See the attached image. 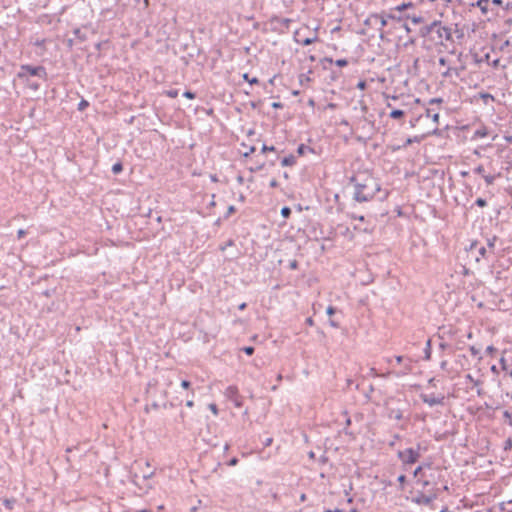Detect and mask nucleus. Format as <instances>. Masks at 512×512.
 <instances>
[{"instance_id":"1","label":"nucleus","mask_w":512,"mask_h":512,"mask_svg":"<svg viewBox=\"0 0 512 512\" xmlns=\"http://www.w3.org/2000/svg\"><path fill=\"white\" fill-rule=\"evenodd\" d=\"M379 191V183L374 178L368 177L364 183L355 185L354 198L358 202H367Z\"/></svg>"},{"instance_id":"2","label":"nucleus","mask_w":512,"mask_h":512,"mask_svg":"<svg viewBox=\"0 0 512 512\" xmlns=\"http://www.w3.org/2000/svg\"><path fill=\"white\" fill-rule=\"evenodd\" d=\"M255 135L256 134L254 130H248L247 141H243L241 143V148L239 149V152L244 157H248L257 150V144H259L260 141L254 139Z\"/></svg>"},{"instance_id":"3","label":"nucleus","mask_w":512,"mask_h":512,"mask_svg":"<svg viewBox=\"0 0 512 512\" xmlns=\"http://www.w3.org/2000/svg\"><path fill=\"white\" fill-rule=\"evenodd\" d=\"M46 70L42 66H31V65H22L20 71L18 73V77L20 79H26L28 76H38L41 78H46Z\"/></svg>"},{"instance_id":"4","label":"nucleus","mask_w":512,"mask_h":512,"mask_svg":"<svg viewBox=\"0 0 512 512\" xmlns=\"http://www.w3.org/2000/svg\"><path fill=\"white\" fill-rule=\"evenodd\" d=\"M398 457L404 464H413L419 459L420 454L413 448H407L403 451H399Z\"/></svg>"},{"instance_id":"5","label":"nucleus","mask_w":512,"mask_h":512,"mask_svg":"<svg viewBox=\"0 0 512 512\" xmlns=\"http://www.w3.org/2000/svg\"><path fill=\"white\" fill-rule=\"evenodd\" d=\"M134 467L136 469H139L141 477L145 480L150 479L154 476V470L151 469L150 463L148 461H145L143 463L139 462V461H135Z\"/></svg>"},{"instance_id":"6","label":"nucleus","mask_w":512,"mask_h":512,"mask_svg":"<svg viewBox=\"0 0 512 512\" xmlns=\"http://www.w3.org/2000/svg\"><path fill=\"white\" fill-rule=\"evenodd\" d=\"M224 394L229 400L233 401L236 404V406L241 405L238 396V389L236 386L227 387Z\"/></svg>"},{"instance_id":"7","label":"nucleus","mask_w":512,"mask_h":512,"mask_svg":"<svg viewBox=\"0 0 512 512\" xmlns=\"http://www.w3.org/2000/svg\"><path fill=\"white\" fill-rule=\"evenodd\" d=\"M421 399L424 403L428 404L430 407H433L435 405L442 404L443 397H437L433 394H422Z\"/></svg>"},{"instance_id":"8","label":"nucleus","mask_w":512,"mask_h":512,"mask_svg":"<svg viewBox=\"0 0 512 512\" xmlns=\"http://www.w3.org/2000/svg\"><path fill=\"white\" fill-rule=\"evenodd\" d=\"M374 18H376V19H378L380 21V25H381L382 28L387 25L388 19H396L398 21L401 20V18H397V17H395L392 14H384V13L376 14V15H374Z\"/></svg>"},{"instance_id":"9","label":"nucleus","mask_w":512,"mask_h":512,"mask_svg":"<svg viewBox=\"0 0 512 512\" xmlns=\"http://www.w3.org/2000/svg\"><path fill=\"white\" fill-rule=\"evenodd\" d=\"M477 7H479L483 14H487L489 10H492L490 0H478Z\"/></svg>"},{"instance_id":"10","label":"nucleus","mask_w":512,"mask_h":512,"mask_svg":"<svg viewBox=\"0 0 512 512\" xmlns=\"http://www.w3.org/2000/svg\"><path fill=\"white\" fill-rule=\"evenodd\" d=\"M461 68H458V67H449L446 71H444L442 73L443 77H458L460 75V72H461Z\"/></svg>"},{"instance_id":"11","label":"nucleus","mask_w":512,"mask_h":512,"mask_svg":"<svg viewBox=\"0 0 512 512\" xmlns=\"http://www.w3.org/2000/svg\"><path fill=\"white\" fill-rule=\"evenodd\" d=\"M295 163H296V157L294 155L286 156L281 160L282 166H293Z\"/></svg>"},{"instance_id":"12","label":"nucleus","mask_w":512,"mask_h":512,"mask_svg":"<svg viewBox=\"0 0 512 512\" xmlns=\"http://www.w3.org/2000/svg\"><path fill=\"white\" fill-rule=\"evenodd\" d=\"M325 61L329 63H335L339 67H344L348 64V61L346 59H338L334 61L332 58H325Z\"/></svg>"},{"instance_id":"13","label":"nucleus","mask_w":512,"mask_h":512,"mask_svg":"<svg viewBox=\"0 0 512 512\" xmlns=\"http://www.w3.org/2000/svg\"><path fill=\"white\" fill-rule=\"evenodd\" d=\"M496 241L497 238L495 236L487 240V249L489 250V253H494Z\"/></svg>"},{"instance_id":"14","label":"nucleus","mask_w":512,"mask_h":512,"mask_svg":"<svg viewBox=\"0 0 512 512\" xmlns=\"http://www.w3.org/2000/svg\"><path fill=\"white\" fill-rule=\"evenodd\" d=\"M412 7H414V4L412 2H408V3H403L401 5L396 6L394 8V10L401 12V11H404L405 9L412 8Z\"/></svg>"},{"instance_id":"15","label":"nucleus","mask_w":512,"mask_h":512,"mask_svg":"<svg viewBox=\"0 0 512 512\" xmlns=\"http://www.w3.org/2000/svg\"><path fill=\"white\" fill-rule=\"evenodd\" d=\"M316 37L315 38H304V39H297V42L303 46H307V45H310L312 44L313 42L316 41Z\"/></svg>"},{"instance_id":"16","label":"nucleus","mask_w":512,"mask_h":512,"mask_svg":"<svg viewBox=\"0 0 512 512\" xmlns=\"http://www.w3.org/2000/svg\"><path fill=\"white\" fill-rule=\"evenodd\" d=\"M389 417H390V418H393V419H396V420H400V419H402V413H401V411H400V410H394V409H392V410L390 411Z\"/></svg>"},{"instance_id":"17","label":"nucleus","mask_w":512,"mask_h":512,"mask_svg":"<svg viewBox=\"0 0 512 512\" xmlns=\"http://www.w3.org/2000/svg\"><path fill=\"white\" fill-rule=\"evenodd\" d=\"M506 15L508 17V22L512 23V3H507L505 6Z\"/></svg>"},{"instance_id":"18","label":"nucleus","mask_w":512,"mask_h":512,"mask_svg":"<svg viewBox=\"0 0 512 512\" xmlns=\"http://www.w3.org/2000/svg\"><path fill=\"white\" fill-rule=\"evenodd\" d=\"M411 370H412V366L410 364H405L403 371L402 372H397V373H395V375L397 377L402 376V375H406V374L410 373Z\"/></svg>"},{"instance_id":"19","label":"nucleus","mask_w":512,"mask_h":512,"mask_svg":"<svg viewBox=\"0 0 512 512\" xmlns=\"http://www.w3.org/2000/svg\"><path fill=\"white\" fill-rule=\"evenodd\" d=\"M165 95H167L170 98H176L179 95V91L177 89H171L166 91Z\"/></svg>"},{"instance_id":"20","label":"nucleus","mask_w":512,"mask_h":512,"mask_svg":"<svg viewBox=\"0 0 512 512\" xmlns=\"http://www.w3.org/2000/svg\"><path fill=\"white\" fill-rule=\"evenodd\" d=\"M123 167H122V164L121 163H115L113 166H112V172L114 174H118L122 171Z\"/></svg>"},{"instance_id":"21","label":"nucleus","mask_w":512,"mask_h":512,"mask_svg":"<svg viewBox=\"0 0 512 512\" xmlns=\"http://www.w3.org/2000/svg\"><path fill=\"white\" fill-rule=\"evenodd\" d=\"M404 115V112L402 110H393L391 113H390V117L391 118H400Z\"/></svg>"},{"instance_id":"22","label":"nucleus","mask_w":512,"mask_h":512,"mask_svg":"<svg viewBox=\"0 0 512 512\" xmlns=\"http://www.w3.org/2000/svg\"><path fill=\"white\" fill-rule=\"evenodd\" d=\"M291 214V209L287 206L283 207L281 209V215L284 217V218H288Z\"/></svg>"},{"instance_id":"23","label":"nucleus","mask_w":512,"mask_h":512,"mask_svg":"<svg viewBox=\"0 0 512 512\" xmlns=\"http://www.w3.org/2000/svg\"><path fill=\"white\" fill-rule=\"evenodd\" d=\"M88 106H89L88 101H86V100H84V99H83V100H81V101H80V103L78 104V109H79L80 111H83V110H84V109H86Z\"/></svg>"},{"instance_id":"24","label":"nucleus","mask_w":512,"mask_h":512,"mask_svg":"<svg viewBox=\"0 0 512 512\" xmlns=\"http://www.w3.org/2000/svg\"><path fill=\"white\" fill-rule=\"evenodd\" d=\"M488 253H489V250L487 249V247H481L479 249V254L483 258H487L488 257Z\"/></svg>"},{"instance_id":"25","label":"nucleus","mask_w":512,"mask_h":512,"mask_svg":"<svg viewBox=\"0 0 512 512\" xmlns=\"http://www.w3.org/2000/svg\"><path fill=\"white\" fill-rule=\"evenodd\" d=\"M243 78L248 81L250 84H257L258 83V79L256 77L254 78H249L248 74H244L243 75Z\"/></svg>"},{"instance_id":"26","label":"nucleus","mask_w":512,"mask_h":512,"mask_svg":"<svg viewBox=\"0 0 512 512\" xmlns=\"http://www.w3.org/2000/svg\"><path fill=\"white\" fill-rule=\"evenodd\" d=\"M480 97L484 100L485 103H487V100H494V97L491 94L488 93H481Z\"/></svg>"},{"instance_id":"27","label":"nucleus","mask_w":512,"mask_h":512,"mask_svg":"<svg viewBox=\"0 0 512 512\" xmlns=\"http://www.w3.org/2000/svg\"><path fill=\"white\" fill-rule=\"evenodd\" d=\"M422 138H423V136L422 137L407 138L406 144H411V143H414V142H420L422 140Z\"/></svg>"},{"instance_id":"28","label":"nucleus","mask_w":512,"mask_h":512,"mask_svg":"<svg viewBox=\"0 0 512 512\" xmlns=\"http://www.w3.org/2000/svg\"><path fill=\"white\" fill-rule=\"evenodd\" d=\"M208 408L212 411V413L214 415H218V408H217L216 404L211 403L208 405Z\"/></svg>"},{"instance_id":"29","label":"nucleus","mask_w":512,"mask_h":512,"mask_svg":"<svg viewBox=\"0 0 512 512\" xmlns=\"http://www.w3.org/2000/svg\"><path fill=\"white\" fill-rule=\"evenodd\" d=\"M483 177H484L486 183L489 185L492 184L495 179L494 176H492V175H483Z\"/></svg>"},{"instance_id":"30","label":"nucleus","mask_w":512,"mask_h":512,"mask_svg":"<svg viewBox=\"0 0 512 512\" xmlns=\"http://www.w3.org/2000/svg\"><path fill=\"white\" fill-rule=\"evenodd\" d=\"M475 203H476V205H478L479 207H484V206H486V204H487V203H486V200H485V199H483V198H478V199L476 200V202H475Z\"/></svg>"},{"instance_id":"31","label":"nucleus","mask_w":512,"mask_h":512,"mask_svg":"<svg viewBox=\"0 0 512 512\" xmlns=\"http://www.w3.org/2000/svg\"><path fill=\"white\" fill-rule=\"evenodd\" d=\"M474 172L477 173V174H480V175H485L484 172H485V169L483 166H478L474 169Z\"/></svg>"},{"instance_id":"32","label":"nucleus","mask_w":512,"mask_h":512,"mask_svg":"<svg viewBox=\"0 0 512 512\" xmlns=\"http://www.w3.org/2000/svg\"><path fill=\"white\" fill-rule=\"evenodd\" d=\"M243 351L247 354V355H252L253 352H254V348L251 347V346H247V347H244L243 348Z\"/></svg>"},{"instance_id":"33","label":"nucleus","mask_w":512,"mask_h":512,"mask_svg":"<svg viewBox=\"0 0 512 512\" xmlns=\"http://www.w3.org/2000/svg\"><path fill=\"white\" fill-rule=\"evenodd\" d=\"M13 503H14V501H13V500H9V499H5V500H4V505H5L8 509H12V508H13Z\"/></svg>"},{"instance_id":"34","label":"nucleus","mask_w":512,"mask_h":512,"mask_svg":"<svg viewBox=\"0 0 512 512\" xmlns=\"http://www.w3.org/2000/svg\"><path fill=\"white\" fill-rule=\"evenodd\" d=\"M268 150H269V151H273V150H274V147H273V146H270V147H269V146H267V145H265V144H262V145H261V151H262L263 153H265V152H266V151H268Z\"/></svg>"},{"instance_id":"35","label":"nucleus","mask_w":512,"mask_h":512,"mask_svg":"<svg viewBox=\"0 0 512 512\" xmlns=\"http://www.w3.org/2000/svg\"><path fill=\"white\" fill-rule=\"evenodd\" d=\"M425 353H426V359H429L430 358V341H427L426 343V350H425Z\"/></svg>"},{"instance_id":"36","label":"nucleus","mask_w":512,"mask_h":512,"mask_svg":"<svg viewBox=\"0 0 512 512\" xmlns=\"http://www.w3.org/2000/svg\"><path fill=\"white\" fill-rule=\"evenodd\" d=\"M306 149H307V147H306V146H304V145H300V146L298 147V149H297V152H298V154H299V155H303V154L305 153Z\"/></svg>"},{"instance_id":"37","label":"nucleus","mask_w":512,"mask_h":512,"mask_svg":"<svg viewBox=\"0 0 512 512\" xmlns=\"http://www.w3.org/2000/svg\"><path fill=\"white\" fill-rule=\"evenodd\" d=\"M183 96L188 98V99H194L195 98V94L190 92V91L184 92Z\"/></svg>"},{"instance_id":"38","label":"nucleus","mask_w":512,"mask_h":512,"mask_svg":"<svg viewBox=\"0 0 512 512\" xmlns=\"http://www.w3.org/2000/svg\"><path fill=\"white\" fill-rule=\"evenodd\" d=\"M476 135L479 137H484V136L488 135V133L486 130H477Z\"/></svg>"},{"instance_id":"39","label":"nucleus","mask_w":512,"mask_h":512,"mask_svg":"<svg viewBox=\"0 0 512 512\" xmlns=\"http://www.w3.org/2000/svg\"><path fill=\"white\" fill-rule=\"evenodd\" d=\"M190 385H191V384H190V382H189V381H187V380H183V381L181 382V386H182L184 389H188V388L190 387Z\"/></svg>"},{"instance_id":"40","label":"nucleus","mask_w":512,"mask_h":512,"mask_svg":"<svg viewBox=\"0 0 512 512\" xmlns=\"http://www.w3.org/2000/svg\"><path fill=\"white\" fill-rule=\"evenodd\" d=\"M503 416L505 419H508L510 422L512 420L511 413L509 411H504Z\"/></svg>"},{"instance_id":"41","label":"nucleus","mask_w":512,"mask_h":512,"mask_svg":"<svg viewBox=\"0 0 512 512\" xmlns=\"http://www.w3.org/2000/svg\"><path fill=\"white\" fill-rule=\"evenodd\" d=\"M491 6H500L502 5V0H490Z\"/></svg>"},{"instance_id":"42","label":"nucleus","mask_w":512,"mask_h":512,"mask_svg":"<svg viewBox=\"0 0 512 512\" xmlns=\"http://www.w3.org/2000/svg\"><path fill=\"white\" fill-rule=\"evenodd\" d=\"M326 312H327V314H328V315H330V316H331V315H333V314L335 313V308H334V307H332V306H329V307L327 308Z\"/></svg>"},{"instance_id":"43","label":"nucleus","mask_w":512,"mask_h":512,"mask_svg":"<svg viewBox=\"0 0 512 512\" xmlns=\"http://www.w3.org/2000/svg\"><path fill=\"white\" fill-rule=\"evenodd\" d=\"M470 352L473 356H477L479 353V350L476 349L474 346L470 347Z\"/></svg>"},{"instance_id":"44","label":"nucleus","mask_w":512,"mask_h":512,"mask_svg":"<svg viewBox=\"0 0 512 512\" xmlns=\"http://www.w3.org/2000/svg\"><path fill=\"white\" fill-rule=\"evenodd\" d=\"M422 468H423L422 466H418V467L415 469V471H414V476H415V477H418V476H419V474H420V473H421V471H422Z\"/></svg>"},{"instance_id":"45","label":"nucleus","mask_w":512,"mask_h":512,"mask_svg":"<svg viewBox=\"0 0 512 512\" xmlns=\"http://www.w3.org/2000/svg\"><path fill=\"white\" fill-rule=\"evenodd\" d=\"M26 234V231L23 229H19L17 232L18 238H22Z\"/></svg>"},{"instance_id":"46","label":"nucleus","mask_w":512,"mask_h":512,"mask_svg":"<svg viewBox=\"0 0 512 512\" xmlns=\"http://www.w3.org/2000/svg\"><path fill=\"white\" fill-rule=\"evenodd\" d=\"M398 482L403 484L406 480V476L405 475H400L398 478H397Z\"/></svg>"},{"instance_id":"47","label":"nucleus","mask_w":512,"mask_h":512,"mask_svg":"<svg viewBox=\"0 0 512 512\" xmlns=\"http://www.w3.org/2000/svg\"><path fill=\"white\" fill-rule=\"evenodd\" d=\"M270 186H271L272 188L277 187V186H278V182H277V180H276V179H272V180L270 181Z\"/></svg>"},{"instance_id":"48","label":"nucleus","mask_w":512,"mask_h":512,"mask_svg":"<svg viewBox=\"0 0 512 512\" xmlns=\"http://www.w3.org/2000/svg\"><path fill=\"white\" fill-rule=\"evenodd\" d=\"M494 351H495V348L493 346H488L486 348V352L489 353V354H492Z\"/></svg>"},{"instance_id":"49","label":"nucleus","mask_w":512,"mask_h":512,"mask_svg":"<svg viewBox=\"0 0 512 512\" xmlns=\"http://www.w3.org/2000/svg\"><path fill=\"white\" fill-rule=\"evenodd\" d=\"M273 439L272 438H267L265 441H264V445L265 446H270L271 443H272Z\"/></svg>"},{"instance_id":"50","label":"nucleus","mask_w":512,"mask_h":512,"mask_svg":"<svg viewBox=\"0 0 512 512\" xmlns=\"http://www.w3.org/2000/svg\"><path fill=\"white\" fill-rule=\"evenodd\" d=\"M357 86H358V88L363 90V89H365L366 83L364 81H361V82L358 83Z\"/></svg>"},{"instance_id":"51","label":"nucleus","mask_w":512,"mask_h":512,"mask_svg":"<svg viewBox=\"0 0 512 512\" xmlns=\"http://www.w3.org/2000/svg\"><path fill=\"white\" fill-rule=\"evenodd\" d=\"M329 323H330V325H331L332 327H335V328H337V327L339 326V324H338L337 322H335L334 320H332V319L330 320V322H329Z\"/></svg>"},{"instance_id":"52","label":"nucleus","mask_w":512,"mask_h":512,"mask_svg":"<svg viewBox=\"0 0 512 512\" xmlns=\"http://www.w3.org/2000/svg\"><path fill=\"white\" fill-rule=\"evenodd\" d=\"M193 405H194L193 400H188V401L186 402V406H187V407H189V408L193 407Z\"/></svg>"},{"instance_id":"53","label":"nucleus","mask_w":512,"mask_h":512,"mask_svg":"<svg viewBox=\"0 0 512 512\" xmlns=\"http://www.w3.org/2000/svg\"><path fill=\"white\" fill-rule=\"evenodd\" d=\"M262 167H263V164H261V165H259V166L255 167V168H250V171L254 172V171H257V170L262 169Z\"/></svg>"},{"instance_id":"54","label":"nucleus","mask_w":512,"mask_h":512,"mask_svg":"<svg viewBox=\"0 0 512 512\" xmlns=\"http://www.w3.org/2000/svg\"><path fill=\"white\" fill-rule=\"evenodd\" d=\"M237 461L238 460L236 458H233L230 460L229 465H231V466L236 465Z\"/></svg>"},{"instance_id":"55","label":"nucleus","mask_w":512,"mask_h":512,"mask_svg":"<svg viewBox=\"0 0 512 512\" xmlns=\"http://www.w3.org/2000/svg\"><path fill=\"white\" fill-rule=\"evenodd\" d=\"M235 211L234 206H229L228 208V214H232Z\"/></svg>"},{"instance_id":"56","label":"nucleus","mask_w":512,"mask_h":512,"mask_svg":"<svg viewBox=\"0 0 512 512\" xmlns=\"http://www.w3.org/2000/svg\"><path fill=\"white\" fill-rule=\"evenodd\" d=\"M395 359H396L397 363H401L402 360H403V357L402 356H396Z\"/></svg>"},{"instance_id":"57","label":"nucleus","mask_w":512,"mask_h":512,"mask_svg":"<svg viewBox=\"0 0 512 512\" xmlns=\"http://www.w3.org/2000/svg\"><path fill=\"white\" fill-rule=\"evenodd\" d=\"M324 512H343L341 509H334V510H326Z\"/></svg>"},{"instance_id":"58","label":"nucleus","mask_w":512,"mask_h":512,"mask_svg":"<svg viewBox=\"0 0 512 512\" xmlns=\"http://www.w3.org/2000/svg\"><path fill=\"white\" fill-rule=\"evenodd\" d=\"M442 102V99H433L431 100V103H441Z\"/></svg>"},{"instance_id":"59","label":"nucleus","mask_w":512,"mask_h":512,"mask_svg":"<svg viewBox=\"0 0 512 512\" xmlns=\"http://www.w3.org/2000/svg\"><path fill=\"white\" fill-rule=\"evenodd\" d=\"M300 500H301L302 502H304V501L306 500V495H305V494H301V496H300Z\"/></svg>"},{"instance_id":"60","label":"nucleus","mask_w":512,"mask_h":512,"mask_svg":"<svg viewBox=\"0 0 512 512\" xmlns=\"http://www.w3.org/2000/svg\"><path fill=\"white\" fill-rule=\"evenodd\" d=\"M245 307H246V303H242V304L239 306V309H240V310H243V309H245Z\"/></svg>"},{"instance_id":"61","label":"nucleus","mask_w":512,"mask_h":512,"mask_svg":"<svg viewBox=\"0 0 512 512\" xmlns=\"http://www.w3.org/2000/svg\"><path fill=\"white\" fill-rule=\"evenodd\" d=\"M306 321H307V323H308L309 325H312V324H313V320H312L311 318H308Z\"/></svg>"},{"instance_id":"62","label":"nucleus","mask_w":512,"mask_h":512,"mask_svg":"<svg viewBox=\"0 0 512 512\" xmlns=\"http://www.w3.org/2000/svg\"><path fill=\"white\" fill-rule=\"evenodd\" d=\"M439 63H440L441 65H445V59H444V58H441V59L439 60Z\"/></svg>"},{"instance_id":"63","label":"nucleus","mask_w":512,"mask_h":512,"mask_svg":"<svg viewBox=\"0 0 512 512\" xmlns=\"http://www.w3.org/2000/svg\"><path fill=\"white\" fill-rule=\"evenodd\" d=\"M237 180H238L239 183H243V177L242 176H238Z\"/></svg>"},{"instance_id":"64","label":"nucleus","mask_w":512,"mask_h":512,"mask_svg":"<svg viewBox=\"0 0 512 512\" xmlns=\"http://www.w3.org/2000/svg\"><path fill=\"white\" fill-rule=\"evenodd\" d=\"M138 512H151V511L147 510V509H143V510H139Z\"/></svg>"}]
</instances>
